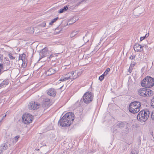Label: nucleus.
Segmentation results:
<instances>
[{
    "instance_id": "obj_1",
    "label": "nucleus",
    "mask_w": 154,
    "mask_h": 154,
    "mask_svg": "<svg viewBox=\"0 0 154 154\" xmlns=\"http://www.w3.org/2000/svg\"><path fill=\"white\" fill-rule=\"evenodd\" d=\"M74 116V114L72 112H67L60 119L58 124L63 127L69 126L73 123Z\"/></svg>"
},
{
    "instance_id": "obj_2",
    "label": "nucleus",
    "mask_w": 154,
    "mask_h": 154,
    "mask_svg": "<svg viewBox=\"0 0 154 154\" xmlns=\"http://www.w3.org/2000/svg\"><path fill=\"white\" fill-rule=\"evenodd\" d=\"M141 106V103L139 101L132 102L129 106V111L133 114L137 113L140 110Z\"/></svg>"
},
{
    "instance_id": "obj_3",
    "label": "nucleus",
    "mask_w": 154,
    "mask_h": 154,
    "mask_svg": "<svg viewBox=\"0 0 154 154\" xmlns=\"http://www.w3.org/2000/svg\"><path fill=\"white\" fill-rule=\"evenodd\" d=\"M150 114L149 110L144 109L141 110L138 114L137 118L140 121L145 122L148 119Z\"/></svg>"
},
{
    "instance_id": "obj_4",
    "label": "nucleus",
    "mask_w": 154,
    "mask_h": 154,
    "mask_svg": "<svg viewBox=\"0 0 154 154\" xmlns=\"http://www.w3.org/2000/svg\"><path fill=\"white\" fill-rule=\"evenodd\" d=\"M141 85L145 88L153 87L154 85V79L149 76H147L141 81Z\"/></svg>"
},
{
    "instance_id": "obj_5",
    "label": "nucleus",
    "mask_w": 154,
    "mask_h": 154,
    "mask_svg": "<svg viewBox=\"0 0 154 154\" xmlns=\"http://www.w3.org/2000/svg\"><path fill=\"white\" fill-rule=\"evenodd\" d=\"M138 94L141 97H148L154 94V91L149 89L140 88L138 90Z\"/></svg>"
},
{
    "instance_id": "obj_6",
    "label": "nucleus",
    "mask_w": 154,
    "mask_h": 154,
    "mask_svg": "<svg viewBox=\"0 0 154 154\" xmlns=\"http://www.w3.org/2000/svg\"><path fill=\"white\" fill-rule=\"evenodd\" d=\"M93 95L91 92L88 91L85 93L82 99L85 103L88 104L93 100Z\"/></svg>"
},
{
    "instance_id": "obj_7",
    "label": "nucleus",
    "mask_w": 154,
    "mask_h": 154,
    "mask_svg": "<svg viewBox=\"0 0 154 154\" xmlns=\"http://www.w3.org/2000/svg\"><path fill=\"white\" fill-rule=\"evenodd\" d=\"M22 120L25 124H27L30 123L32 121V115L26 113L23 114V115Z\"/></svg>"
},
{
    "instance_id": "obj_8",
    "label": "nucleus",
    "mask_w": 154,
    "mask_h": 154,
    "mask_svg": "<svg viewBox=\"0 0 154 154\" xmlns=\"http://www.w3.org/2000/svg\"><path fill=\"white\" fill-rule=\"evenodd\" d=\"M40 106V104L34 101L31 102L28 105L29 109H30L35 110L39 108Z\"/></svg>"
},
{
    "instance_id": "obj_9",
    "label": "nucleus",
    "mask_w": 154,
    "mask_h": 154,
    "mask_svg": "<svg viewBox=\"0 0 154 154\" xmlns=\"http://www.w3.org/2000/svg\"><path fill=\"white\" fill-rule=\"evenodd\" d=\"M49 54L48 52V48H45L43 49L40 52L39 55L40 59L44 57L47 56L48 54Z\"/></svg>"
},
{
    "instance_id": "obj_10",
    "label": "nucleus",
    "mask_w": 154,
    "mask_h": 154,
    "mask_svg": "<svg viewBox=\"0 0 154 154\" xmlns=\"http://www.w3.org/2000/svg\"><path fill=\"white\" fill-rule=\"evenodd\" d=\"M71 74V79H74L81 75L82 72H79L77 71H75L70 72Z\"/></svg>"
},
{
    "instance_id": "obj_11",
    "label": "nucleus",
    "mask_w": 154,
    "mask_h": 154,
    "mask_svg": "<svg viewBox=\"0 0 154 154\" xmlns=\"http://www.w3.org/2000/svg\"><path fill=\"white\" fill-rule=\"evenodd\" d=\"M47 94L52 97H55L56 94V92L55 90L52 88L49 89L47 91Z\"/></svg>"
},
{
    "instance_id": "obj_12",
    "label": "nucleus",
    "mask_w": 154,
    "mask_h": 154,
    "mask_svg": "<svg viewBox=\"0 0 154 154\" xmlns=\"http://www.w3.org/2000/svg\"><path fill=\"white\" fill-rule=\"evenodd\" d=\"M134 51L137 52H141L143 50L142 46L139 44H136L134 47Z\"/></svg>"
},
{
    "instance_id": "obj_13",
    "label": "nucleus",
    "mask_w": 154,
    "mask_h": 154,
    "mask_svg": "<svg viewBox=\"0 0 154 154\" xmlns=\"http://www.w3.org/2000/svg\"><path fill=\"white\" fill-rule=\"evenodd\" d=\"M43 105L45 107H49L51 105L50 103V100L47 98L44 99L42 101Z\"/></svg>"
},
{
    "instance_id": "obj_14",
    "label": "nucleus",
    "mask_w": 154,
    "mask_h": 154,
    "mask_svg": "<svg viewBox=\"0 0 154 154\" xmlns=\"http://www.w3.org/2000/svg\"><path fill=\"white\" fill-rule=\"evenodd\" d=\"M128 123H124L122 122H119L117 124V126L119 128H122L126 126V128H127V125Z\"/></svg>"
},
{
    "instance_id": "obj_15",
    "label": "nucleus",
    "mask_w": 154,
    "mask_h": 154,
    "mask_svg": "<svg viewBox=\"0 0 154 154\" xmlns=\"http://www.w3.org/2000/svg\"><path fill=\"white\" fill-rule=\"evenodd\" d=\"M56 72V71L55 69L52 68L49 69L46 72V74L47 75H51Z\"/></svg>"
},
{
    "instance_id": "obj_16",
    "label": "nucleus",
    "mask_w": 154,
    "mask_h": 154,
    "mask_svg": "<svg viewBox=\"0 0 154 154\" xmlns=\"http://www.w3.org/2000/svg\"><path fill=\"white\" fill-rule=\"evenodd\" d=\"M8 146L7 144L4 143L2 144L0 147V150L2 151H4L8 148Z\"/></svg>"
},
{
    "instance_id": "obj_17",
    "label": "nucleus",
    "mask_w": 154,
    "mask_h": 154,
    "mask_svg": "<svg viewBox=\"0 0 154 154\" xmlns=\"http://www.w3.org/2000/svg\"><path fill=\"white\" fill-rule=\"evenodd\" d=\"M19 60H21L22 61H27L26 58V55L24 53L20 55L19 56Z\"/></svg>"
},
{
    "instance_id": "obj_18",
    "label": "nucleus",
    "mask_w": 154,
    "mask_h": 154,
    "mask_svg": "<svg viewBox=\"0 0 154 154\" xmlns=\"http://www.w3.org/2000/svg\"><path fill=\"white\" fill-rule=\"evenodd\" d=\"M79 32V31L77 30H75L73 31L71 33L70 37L71 38L74 37L75 35L78 34Z\"/></svg>"
},
{
    "instance_id": "obj_19",
    "label": "nucleus",
    "mask_w": 154,
    "mask_h": 154,
    "mask_svg": "<svg viewBox=\"0 0 154 154\" xmlns=\"http://www.w3.org/2000/svg\"><path fill=\"white\" fill-rule=\"evenodd\" d=\"M135 64V63L134 62H133L131 63L128 70V71L130 73H131L132 72L133 68L134 67V66Z\"/></svg>"
},
{
    "instance_id": "obj_20",
    "label": "nucleus",
    "mask_w": 154,
    "mask_h": 154,
    "mask_svg": "<svg viewBox=\"0 0 154 154\" xmlns=\"http://www.w3.org/2000/svg\"><path fill=\"white\" fill-rule=\"evenodd\" d=\"M26 32L28 33H32L34 32V29L32 27H30L26 29Z\"/></svg>"
},
{
    "instance_id": "obj_21",
    "label": "nucleus",
    "mask_w": 154,
    "mask_h": 154,
    "mask_svg": "<svg viewBox=\"0 0 154 154\" xmlns=\"http://www.w3.org/2000/svg\"><path fill=\"white\" fill-rule=\"evenodd\" d=\"M8 84V80H4L0 84V88L2 87L5 85H7Z\"/></svg>"
},
{
    "instance_id": "obj_22",
    "label": "nucleus",
    "mask_w": 154,
    "mask_h": 154,
    "mask_svg": "<svg viewBox=\"0 0 154 154\" xmlns=\"http://www.w3.org/2000/svg\"><path fill=\"white\" fill-rule=\"evenodd\" d=\"M68 9V7L67 6H65L63 8L59 10V13H61L65 11H66Z\"/></svg>"
},
{
    "instance_id": "obj_23",
    "label": "nucleus",
    "mask_w": 154,
    "mask_h": 154,
    "mask_svg": "<svg viewBox=\"0 0 154 154\" xmlns=\"http://www.w3.org/2000/svg\"><path fill=\"white\" fill-rule=\"evenodd\" d=\"M58 19H59L58 17H57L53 19L49 23V25H52L53 24V23L55 22Z\"/></svg>"
},
{
    "instance_id": "obj_24",
    "label": "nucleus",
    "mask_w": 154,
    "mask_h": 154,
    "mask_svg": "<svg viewBox=\"0 0 154 154\" xmlns=\"http://www.w3.org/2000/svg\"><path fill=\"white\" fill-rule=\"evenodd\" d=\"M27 61H22V66L23 68H25L27 66L26 62Z\"/></svg>"
},
{
    "instance_id": "obj_25",
    "label": "nucleus",
    "mask_w": 154,
    "mask_h": 154,
    "mask_svg": "<svg viewBox=\"0 0 154 154\" xmlns=\"http://www.w3.org/2000/svg\"><path fill=\"white\" fill-rule=\"evenodd\" d=\"M68 79H68V78L64 76L61 77L60 79V81H66Z\"/></svg>"
},
{
    "instance_id": "obj_26",
    "label": "nucleus",
    "mask_w": 154,
    "mask_h": 154,
    "mask_svg": "<svg viewBox=\"0 0 154 154\" xmlns=\"http://www.w3.org/2000/svg\"><path fill=\"white\" fill-rule=\"evenodd\" d=\"M64 76L68 78V79H71V74L70 73V72L68 73L67 74L65 75Z\"/></svg>"
},
{
    "instance_id": "obj_27",
    "label": "nucleus",
    "mask_w": 154,
    "mask_h": 154,
    "mask_svg": "<svg viewBox=\"0 0 154 154\" xmlns=\"http://www.w3.org/2000/svg\"><path fill=\"white\" fill-rule=\"evenodd\" d=\"M138 153V151L136 149H133L132 150L131 154H137Z\"/></svg>"
},
{
    "instance_id": "obj_28",
    "label": "nucleus",
    "mask_w": 154,
    "mask_h": 154,
    "mask_svg": "<svg viewBox=\"0 0 154 154\" xmlns=\"http://www.w3.org/2000/svg\"><path fill=\"white\" fill-rule=\"evenodd\" d=\"M110 69L109 68H108L106 69V70L104 72L103 74L104 76L106 75L108 73V72L110 71Z\"/></svg>"
},
{
    "instance_id": "obj_29",
    "label": "nucleus",
    "mask_w": 154,
    "mask_h": 154,
    "mask_svg": "<svg viewBox=\"0 0 154 154\" xmlns=\"http://www.w3.org/2000/svg\"><path fill=\"white\" fill-rule=\"evenodd\" d=\"M8 56L10 58V59L13 60L14 59H15V57H14L13 56H12V54L11 53H9L8 54Z\"/></svg>"
},
{
    "instance_id": "obj_30",
    "label": "nucleus",
    "mask_w": 154,
    "mask_h": 154,
    "mask_svg": "<svg viewBox=\"0 0 154 154\" xmlns=\"http://www.w3.org/2000/svg\"><path fill=\"white\" fill-rule=\"evenodd\" d=\"M104 76H105L103 74L99 77V79L101 81H102L103 80Z\"/></svg>"
},
{
    "instance_id": "obj_31",
    "label": "nucleus",
    "mask_w": 154,
    "mask_h": 154,
    "mask_svg": "<svg viewBox=\"0 0 154 154\" xmlns=\"http://www.w3.org/2000/svg\"><path fill=\"white\" fill-rule=\"evenodd\" d=\"M151 103L152 104L151 105V106L152 107H154V95L151 100Z\"/></svg>"
},
{
    "instance_id": "obj_32",
    "label": "nucleus",
    "mask_w": 154,
    "mask_h": 154,
    "mask_svg": "<svg viewBox=\"0 0 154 154\" xmlns=\"http://www.w3.org/2000/svg\"><path fill=\"white\" fill-rule=\"evenodd\" d=\"M151 118L152 120H154V110L151 113Z\"/></svg>"
},
{
    "instance_id": "obj_33",
    "label": "nucleus",
    "mask_w": 154,
    "mask_h": 154,
    "mask_svg": "<svg viewBox=\"0 0 154 154\" xmlns=\"http://www.w3.org/2000/svg\"><path fill=\"white\" fill-rule=\"evenodd\" d=\"M83 38L85 43L89 41V40H88L86 37H84Z\"/></svg>"
},
{
    "instance_id": "obj_34",
    "label": "nucleus",
    "mask_w": 154,
    "mask_h": 154,
    "mask_svg": "<svg viewBox=\"0 0 154 154\" xmlns=\"http://www.w3.org/2000/svg\"><path fill=\"white\" fill-rule=\"evenodd\" d=\"M135 55H131V56L129 57V59H130L132 60L134 59L135 58Z\"/></svg>"
},
{
    "instance_id": "obj_35",
    "label": "nucleus",
    "mask_w": 154,
    "mask_h": 154,
    "mask_svg": "<svg viewBox=\"0 0 154 154\" xmlns=\"http://www.w3.org/2000/svg\"><path fill=\"white\" fill-rule=\"evenodd\" d=\"M20 136L19 135L17 136L14 138V139L16 142L17 141L18 139L20 138Z\"/></svg>"
},
{
    "instance_id": "obj_36",
    "label": "nucleus",
    "mask_w": 154,
    "mask_h": 154,
    "mask_svg": "<svg viewBox=\"0 0 154 154\" xmlns=\"http://www.w3.org/2000/svg\"><path fill=\"white\" fill-rule=\"evenodd\" d=\"M3 68V64L0 63V75L1 74V70Z\"/></svg>"
},
{
    "instance_id": "obj_37",
    "label": "nucleus",
    "mask_w": 154,
    "mask_h": 154,
    "mask_svg": "<svg viewBox=\"0 0 154 154\" xmlns=\"http://www.w3.org/2000/svg\"><path fill=\"white\" fill-rule=\"evenodd\" d=\"M145 37H144V36H143V37H141L140 38V41H142V40H143V39H145Z\"/></svg>"
},
{
    "instance_id": "obj_38",
    "label": "nucleus",
    "mask_w": 154,
    "mask_h": 154,
    "mask_svg": "<svg viewBox=\"0 0 154 154\" xmlns=\"http://www.w3.org/2000/svg\"><path fill=\"white\" fill-rule=\"evenodd\" d=\"M42 26L44 27H45L46 26V23L45 22H44L42 24Z\"/></svg>"
},
{
    "instance_id": "obj_39",
    "label": "nucleus",
    "mask_w": 154,
    "mask_h": 154,
    "mask_svg": "<svg viewBox=\"0 0 154 154\" xmlns=\"http://www.w3.org/2000/svg\"><path fill=\"white\" fill-rule=\"evenodd\" d=\"M149 36V34L148 33H147V34H146V35H145V36H144V37H145V38H146V37H147L148 36Z\"/></svg>"
},
{
    "instance_id": "obj_40",
    "label": "nucleus",
    "mask_w": 154,
    "mask_h": 154,
    "mask_svg": "<svg viewBox=\"0 0 154 154\" xmlns=\"http://www.w3.org/2000/svg\"><path fill=\"white\" fill-rule=\"evenodd\" d=\"M3 57L1 56V55H0V60H2L3 59Z\"/></svg>"
},
{
    "instance_id": "obj_41",
    "label": "nucleus",
    "mask_w": 154,
    "mask_h": 154,
    "mask_svg": "<svg viewBox=\"0 0 154 154\" xmlns=\"http://www.w3.org/2000/svg\"><path fill=\"white\" fill-rule=\"evenodd\" d=\"M53 57V55L52 54H51L50 57H48L49 58V59H50L51 58Z\"/></svg>"
},
{
    "instance_id": "obj_42",
    "label": "nucleus",
    "mask_w": 154,
    "mask_h": 154,
    "mask_svg": "<svg viewBox=\"0 0 154 154\" xmlns=\"http://www.w3.org/2000/svg\"><path fill=\"white\" fill-rule=\"evenodd\" d=\"M6 115L5 114L4 116H3V118L2 119V120L3 119H4L5 117H6Z\"/></svg>"
},
{
    "instance_id": "obj_43",
    "label": "nucleus",
    "mask_w": 154,
    "mask_h": 154,
    "mask_svg": "<svg viewBox=\"0 0 154 154\" xmlns=\"http://www.w3.org/2000/svg\"><path fill=\"white\" fill-rule=\"evenodd\" d=\"M2 151L0 150V154H2Z\"/></svg>"
},
{
    "instance_id": "obj_44",
    "label": "nucleus",
    "mask_w": 154,
    "mask_h": 154,
    "mask_svg": "<svg viewBox=\"0 0 154 154\" xmlns=\"http://www.w3.org/2000/svg\"><path fill=\"white\" fill-rule=\"evenodd\" d=\"M60 31L58 32V33H60Z\"/></svg>"
},
{
    "instance_id": "obj_45",
    "label": "nucleus",
    "mask_w": 154,
    "mask_h": 154,
    "mask_svg": "<svg viewBox=\"0 0 154 154\" xmlns=\"http://www.w3.org/2000/svg\"><path fill=\"white\" fill-rule=\"evenodd\" d=\"M70 24H71V23H69V25H70Z\"/></svg>"
}]
</instances>
